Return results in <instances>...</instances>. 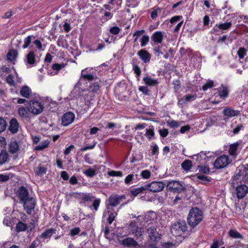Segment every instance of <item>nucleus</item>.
Masks as SVG:
<instances>
[{
	"label": "nucleus",
	"mask_w": 248,
	"mask_h": 248,
	"mask_svg": "<svg viewBox=\"0 0 248 248\" xmlns=\"http://www.w3.org/2000/svg\"><path fill=\"white\" fill-rule=\"evenodd\" d=\"M21 203L23 204L24 209L28 215H31L36 205L35 200L31 196L24 200Z\"/></svg>",
	"instance_id": "obj_6"
},
{
	"label": "nucleus",
	"mask_w": 248,
	"mask_h": 248,
	"mask_svg": "<svg viewBox=\"0 0 248 248\" xmlns=\"http://www.w3.org/2000/svg\"><path fill=\"white\" fill-rule=\"evenodd\" d=\"M9 159V155L5 150H2L0 153V164L5 163Z\"/></svg>",
	"instance_id": "obj_36"
},
{
	"label": "nucleus",
	"mask_w": 248,
	"mask_h": 248,
	"mask_svg": "<svg viewBox=\"0 0 248 248\" xmlns=\"http://www.w3.org/2000/svg\"><path fill=\"white\" fill-rule=\"evenodd\" d=\"M167 188L173 192L181 193L186 190L184 184L177 181H170L168 182Z\"/></svg>",
	"instance_id": "obj_5"
},
{
	"label": "nucleus",
	"mask_w": 248,
	"mask_h": 248,
	"mask_svg": "<svg viewBox=\"0 0 248 248\" xmlns=\"http://www.w3.org/2000/svg\"><path fill=\"white\" fill-rule=\"evenodd\" d=\"M157 218L156 214L153 211H149L142 217L143 219L146 222L152 223L155 221Z\"/></svg>",
	"instance_id": "obj_22"
},
{
	"label": "nucleus",
	"mask_w": 248,
	"mask_h": 248,
	"mask_svg": "<svg viewBox=\"0 0 248 248\" xmlns=\"http://www.w3.org/2000/svg\"><path fill=\"white\" fill-rule=\"evenodd\" d=\"M231 160L228 155H222L217 157L214 161L213 165L217 170H220L227 167L231 163Z\"/></svg>",
	"instance_id": "obj_3"
},
{
	"label": "nucleus",
	"mask_w": 248,
	"mask_h": 248,
	"mask_svg": "<svg viewBox=\"0 0 248 248\" xmlns=\"http://www.w3.org/2000/svg\"><path fill=\"white\" fill-rule=\"evenodd\" d=\"M184 97L187 102H190L196 99L197 94L196 93L193 94H186Z\"/></svg>",
	"instance_id": "obj_41"
},
{
	"label": "nucleus",
	"mask_w": 248,
	"mask_h": 248,
	"mask_svg": "<svg viewBox=\"0 0 248 248\" xmlns=\"http://www.w3.org/2000/svg\"><path fill=\"white\" fill-rule=\"evenodd\" d=\"M83 173L87 177H92L95 175L96 171L93 169L89 168L84 170Z\"/></svg>",
	"instance_id": "obj_45"
},
{
	"label": "nucleus",
	"mask_w": 248,
	"mask_h": 248,
	"mask_svg": "<svg viewBox=\"0 0 248 248\" xmlns=\"http://www.w3.org/2000/svg\"><path fill=\"white\" fill-rule=\"evenodd\" d=\"M129 229L135 236L138 238L142 235L143 229L141 227H138L135 221L130 222L129 225Z\"/></svg>",
	"instance_id": "obj_10"
},
{
	"label": "nucleus",
	"mask_w": 248,
	"mask_h": 248,
	"mask_svg": "<svg viewBox=\"0 0 248 248\" xmlns=\"http://www.w3.org/2000/svg\"><path fill=\"white\" fill-rule=\"evenodd\" d=\"M18 54L17 51L15 49H11L9 51L7 55V60L10 62L15 60Z\"/></svg>",
	"instance_id": "obj_35"
},
{
	"label": "nucleus",
	"mask_w": 248,
	"mask_h": 248,
	"mask_svg": "<svg viewBox=\"0 0 248 248\" xmlns=\"http://www.w3.org/2000/svg\"><path fill=\"white\" fill-rule=\"evenodd\" d=\"M248 193V187L246 185L238 186L235 189V193L238 199L244 198Z\"/></svg>",
	"instance_id": "obj_11"
},
{
	"label": "nucleus",
	"mask_w": 248,
	"mask_h": 248,
	"mask_svg": "<svg viewBox=\"0 0 248 248\" xmlns=\"http://www.w3.org/2000/svg\"><path fill=\"white\" fill-rule=\"evenodd\" d=\"M107 210V213L108 214V222L109 224H111L117 216L118 211H115L112 208H109Z\"/></svg>",
	"instance_id": "obj_28"
},
{
	"label": "nucleus",
	"mask_w": 248,
	"mask_h": 248,
	"mask_svg": "<svg viewBox=\"0 0 248 248\" xmlns=\"http://www.w3.org/2000/svg\"><path fill=\"white\" fill-rule=\"evenodd\" d=\"M181 166L185 170H189L192 166V161L189 160H186L182 163Z\"/></svg>",
	"instance_id": "obj_38"
},
{
	"label": "nucleus",
	"mask_w": 248,
	"mask_h": 248,
	"mask_svg": "<svg viewBox=\"0 0 248 248\" xmlns=\"http://www.w3.org/2000/svg\"><path fill=\"white\" fill-rule=\"evenodd\" d=\"M159 133L161 137L165 138L168 136L169 131L167 129L163 128L159 130Z\"/></svg>",
	"instance_id": "obj_64"
},
{
	"label": "nucleus",
	"mask_w": 248,
	"mask_h": 248,
	"mask_svg": "<svg viewBox=\"0 0 248 248\" xmlns=\"http://www.w3.org/2000/svg\"><path fill=\"white\" fill-rule=\"evenodd\" d=\"M121 29L117 26H113L109 29V32L114 35H117L120 32Z\"/></svg>",
	"instance_id": "obj_59"
},
{
	"label": "nucleus",
	"mask_w": 248,
	"mask_h": 248,
	"mask_svg": "<svg viewBox=\"0 0 248 248\" xmlns=\"http://www.w3.org/2000/svg\"><path fill=\"white\" fill-rule=\"evenodd\" d=\"M151 147L152 155H158L159 154V148L157 145L155 143L153 142Z\"/></svg>",
	"instance_id": "obj_44"
},
{
	"label": "nucleus",
	"mask_w": 248,
	"mask_h": 248,
	"mask_svg": "<svg viewBox=\"0 0 248 248\" xmlns=\"http://www.w3.org/2000/svg\"><path fill=\"white\" fill-rule=\"evenodd\" d=\"M218 95L223 99H225L229 96V89L228 86L222 84L217 89Z\"/></svg>",
	"instance_id": "obj_20"
},
{
	"label": "nucleus",
	"mask_w": 248,
	"mask_h": 248,
	"mask_svg": "<svg viewBox=\"0 0 248 248\" xmlns=\"http://www.w3.org/2000/svg\"><path fill=\"white\" fill-rule=\"evenodd\" d=\"M56 229L53 228H49L46 229L41 234L38 236V238L44 241L47 239H50L53 234L56 233Z\"/></svg>",
	"instance_id": "obj_16"
},
{
	"label": "nucleus",
	"mask_w": 248,
	"mask_h": 248,
	"mask_svg": "<svg viewBox=\"0 0 248 248\" xmlns=\"http://www.w3.org/2000/svg\"><path fill=\"white\" fill-rule=\"evenodd\" d=\"M108 175L112 177H122L123 176V172L121 171L111 170L108 171Z\"/></svg>",
	"instance_id": "obj_56"
},
{
	"label": "nucleus",
	"mask_w": 248,
	"mask_h": 248,
	"mask_svg": "<svg viewBox=\"0 0 248 248\" xmlns=\"http://www.w3.org/2000/svg\"><path fill=\"white\" fill-rule=\"evenodd\" d=\"M149 41V37L148 36L144 35L142 36L140 40V45L142 47L145 46Z\"/></svg>",
	"instance_id": "obj_57"
},
{
	"label": "nucleus",
	"mask_w": 248,
	"mask_h": 248,
	"mask_svg": "<svg viewBox=\"0 0 248 248\" xmlns=\"http://www.w3.org/2000/svg\"><path fill=\"white\" fill-rule=\"evenodd\" d=\"M50 143V141L49 140H45L41 142L40 143V144L36 146L35 147V150L36 151H41L43 150L47 147H48L49 144Z\"/></svg>",
	"instance_id": "obj_34"
},
{
	"label": "nucleus",
	"mask_w": 248,
	"mask_h": 248,
	"mask_svg": "<svg viewBox=\"0 0 248 248\" xmlns=\"http://www.w3.org/2000/svg\"><path fill=\"white\" fill-rule=\"evenodd\" d=\"M223 113L227 117H232L237 116L239 114L238 111L231 108H226L223 109Z\"/></svg>",
	"instance_id": "obj_29"
},
{
	"label": "nucleus",
	"mask_w": 248,
	"mask_h": 248,
	"mask_svg": "<svg viewBox=\"0 0 248 248\" xmlns=\"http://www.w3.org/2000/svg\"><path fill=\"white\" fill-rule=\"evenodd\" d=\"M229 236L233 239H243V235L235 229H231L228 232Z\"/></svg>",
	"instance_id": "obj_31"
},
{
	"label": "nucleus",
	"mask_w": 248,
	"mask_h": 248,
	"mask_svg": "<svg viewBox=\"0 0 248 248\" xmlns=\"http://www.w3.org/2000/svg\"><path fill=\"white\" fill-rule=\"evenodd\" d=\"M27 228V225L22 221H19L16 225V231L17 232L25 231Z\"/></svg>",
	"instance_id": "obj_40"
},
{
	"label": "nucleus",
	"mask_w": 248,
	"mask_h": 248,
	"mask_svg": "<svg viewBox=\"0 0 248 248\" xmlns=\"http://www.w3.org/2000/svg\"><path fill=\"white\" fill-rule=\"evenodd\" d=\"M96 143H97V142L96 141H93L92 144L86 145L84 146V147H83L82 148H81L80 149V150L82 152H84L87 150L93 149L95 147Z\"/></svg>",
	"instance_id": "obj_54"
},
{
	"label": "nucleus",
	"mask_w": 248,
	"mask_h": 248,
	"mask_svg": "<svg viewBox=\"0 0 248 248\" xmlns=\"http://www.w3.org/2000/svg\"><path fill=\"white\" fill-rule=\"evenodd\" d=\"M46 173V169L43 166H39L36 171V174L38 175H42Z\"/></svg>",
	"instance_id": "obj_60"
},
{
	"label": "nucleus",
	"mask_w": 248,
	"mask_h": 248,
	"mask_svg": "<svg viewBox=\"0 0 248 248\" xmlns=\"http://www.w3.org/2000/svg\"><path fill=\"white\" fill-rule=\"evenodd\" d=\"M32 37V35H29L24 39V44L22 46L23 48H26L30 46L31 42Z\"/></svg>",
	"instance_id": "obj_46"
},
{
	"label": "nucleus",
	"mask_w": 248,
	"mask_h": 248,
	"mask_svg": "<svg viewBox=\"0 0 248 248\" xmlns=\"http://www.w3.org/2000/svg\"><path fill=\"white\" fill-rule=\"evenodd\" d=\"M141 176L142 178L147 179L151 176V172L147 170H143L141 172Z\"/></svg>",
	"instance_id": "obj_63"
},
{
	"label": "nucleus",
	"mask_w": 248,
	"mask_h": 248,
	"mask_svg": "<svg viewBox=\"0 0 248 248\" xmlns=\"http://www.w3.org/2000/svg\"><path fill=\"white\" fill-rule=\"evenodd\" d=\"M75 114L71 112L65 113L62 119V124L63 126H68L72 123L75 119Z\"/></svg>",
	"instance_id": "obj_12"
},
{
	"label": "nucleus",
	"mask_w": 248,
	"mask_h": 248,
	"mask_svg": "<svg viewBox=\"0 0 248 248\" xmlns=\"http://www.w3.org/2000/svg\"><path fill=\"white\" fill-rule=\"evenodd\" d=\"M94 96V94L89 91L87 93H84V97L86 100L89 101L93 99Z\"/></svg>",
	"instance_id": "obj_61"
},
{
	"label": "nucleus",
	"mask_w": 248,
	"mask_h": 248,
	"mask_svg": "<svg viewBox=\"0 0 248 248\" xmlns=\"http://www.w3.org/2000/svg\"><path fill=\"white\" fill-rule=\"evenodd\" d=\"M14 76L12 75H8L6 78V82L10 85L12 86H15V82L14 80Z\"/></svg>",
	"instance_id": "obj_58"
},
{
	"label": "nucleus",
	"mask_w": 248,
	"mask_h": 248,
	"mask_svg": "<svg viewBox=\"0 0 248 248\" xmlns=\"http://www.w3.org/2000/svg\"><path fill=\"white\" fill-rule=\"evenodd\" d=\"M25 62L27 64H30L32 66H35L37 63L35 52L33 51H30L27 54Z\"/></svg>",
	"instance_id": "obj_18"
},
{
	"label": "nucleus",
	"mask_w": 248,
	"mask_h": 248,
	"mask_svg": "<svg viewBox=\"0 0 248 248\" xmlns=\"http://www.w3.org/2000/svg\"><path fill=\"white\" fill-rule=\"evenodd\" d=\"M125 199L124 195H112L110 196L106 202V209H109L112 208V207L117 206L123 200Z\"/></svg>",
	"instance_id": "obj_4"
},
{
	"label": "nucleus",
	"mask_w": 248,
	"mask_h": 248,
	"mask_svg": "<svg viewBox=\"0 0 248 248\" xmlns=\"http://www.w3.org/2000/svg\"><path fill=\"white\" fill-rule=\"evenodd\" d=\"M137 54L144 63L149 62L151 60V55L145 49L140 50Z\"/></svg>",
	"instance_id": "obj_17"
},
{
	"label": "nucleus",
	"mask_w": 248,
	"mask_h": 248,
	"mask_svg": "<svg viewBox=\"0 0 248 248\" xmlns=\"http://www.w3.org/2000/svg\"><path fill=\"white\" fill-rule=\"evenodd\" d=\"M187 226L184 220H178L174 223L171 228V233L176 236H181L186 232Z\"/></svg>",
	"instance_id": "obj_2"
},
{
	"label": "nucleus",
	"mask_w": 248,
	"mask_h": 248,
	"mask_svg": "<svg viewBox=\"0 0 248 248\" xmlns=\"http://www.w3.org/2000/svg\"><path fill=\"white\" fill-rule=\"evenodd\" d=\"M9 151L12 154H16L18 152L19 150V145L16 140L11 141L9 144Z\"/></svg>",
	"instance_id": "obj_27"
},
{
	"label": "nucleus",
	"mask_w": 248,
	"mask_h": 248,
	"mask_svg": "<svg viewBox=\"0 0 248 248\" xmlns=\"http://www.w3.org/2000/svg\"><path fill=\"white\" fill-rule=\"evenodd\" d=\"M132 70L134 71V73L136 75L137 77H140L141 75V70L138 65L136 64H133Z\"/></svg>",
	"instance_id": "obj_55"
},
{
	"label": "nucleus",
	"mask_w": 248,
	"mask_h": 248,
	"mask_svg": "<svg viewBox=\"0 0 248 248\" xmlns=\"http://www.w3.org/2000/svg\"><path fill=\"white\" fill-rule=\"evenodd\" d=\"M173 89L175 93H179L181 88L180 81L179 80H175L173 82Z\"/></svg>",
	"instance_id": "obj_47"
},
{
	"label": "nucleus",
	"mask_w": 248,
	"mask_h": 248,
	"mask_svg": "<svg viewBox=\"0 0 248 248\" xmlns=\"http://www.w3.org/2000/svg\"><path fill=\"white\" fill-rule=\"evenodd\" d=\"M100 203L101 199L99 198H96L93 200V204L91 206H90V208H93V210L95 212H96L98 210Z\"/></svg>",
	"instance_id": "obj_43"
},
{
	"label": "nucleus",
	"mask_w": 248,
	"mask_h": 248,
	"mask_svg": "<svg viewBox=\"0 0 248 248\" xmlns=\"http://www.w3.org/2000/svg\"><path fill=\"white\" fill-rule=\"evenodd\" d=\"M147 232L151 240L157 241L160 239V235L155 226H151L147 229Z\"/></svg>",
	"instance_id": "obj_15"
},
{
	"label": "nucleus",
	"mask_w": 248,
	"mask_h": 248,
	"mask_svg": "<svg viewBox=\"0 0 248 248\" xmlns=\"http://www.w3.org/2000/svg\"><path fill=\"white\" fill-rule=\"evenodd\" d=\"M57 45L63 48H67L68 44L63 36H60L58 39Z\"/></svg>",
	"instance_id": "obj_33"
},
{
	"label": "nucleus",
	"mask_w": 248,
	"mask_h": 248,
	"mask_svg": "<svg viewBox=\"0 0 248 248\" xmlns=\"http://www.w3.org/2000/svg\"><path fill=\"white\" fill-rule=\"evenodd\" d=\"M16 195L20 202L31 197L28 189L24 186H21L18 188Z\"/></svg>",
	"instance_id": "obj_9"
},
{
	"label": "nucleus",
	"mask_w": 248,
	"mask_h": 248,
	"mask_svg": "<svg viewBox=\"0 0 248 248\" xmlns=\"http://www.w3.org/2000/svg\"><path fill=\"white\" fill-rule=\"evenodd\" d=\"M168 126L170 128H177L179 126V123L178 121L172 120L168 122Z\"/></svg>",
	"instance_id": "obj_62"
},
{
	"label": "nucleus",
	"mask_w": 248,
	"mask_h": 248,
	"mask_svg": "<svg viewBox=\"0 0 248 248\" xmlns=\"http://www.w3.org/2000/svg\"><path fill=\"white\" fill-rule=\"evenodd\" d=\"M99 89L100 86L98 83H93L90 86V92L93 94V93H96L97 91H98Z\"/></svg>",
	"instance_id": "obj_50"
},
{
	"label": "nucleus",
	"mask_w": 248,
	"mask_h": 248,
	"mask_svg": "<svg viewBox=\"0 0 248 248\" xmlns=\"http://www.w3.org/2000/svg\"><path fill=\"white\" fill-rule=\"evenodd\" d=\"M198 169L200 172L205 174H208L210 172L209 167L207 166H199Z\"/></svg>",
	"instance_id": "obj_51"
},
{
	"label": "nucleus",
	"mask_w": 248,
	"mask_h": 248,
	"mask_svg": "<svg viewBox=\"0 0 248 248\" xmlns=\"http://www.w3.org/2000/svg\"><path fill=\"white\" fill-rule=\"evenodd\" d=\"M19 128V125L17 120L16 118H12L10 121L8 130L12 134H15L18 131Z\"/></svg>",
	"instance_id": "obj_19"
},
{
	"label": "nucleus",
	"mask_w": 248,
	"mask_h": 248,
	"mask_svg": "<svg viewBox=\"0 0 248 248\" xmlns=\"http://www.w3.org/2000/svg\"><path fill=\"white\" fill-rule=\"evenodd\" d=\"M240 143L236 142L229 145V153L232 156H236L238 155L237 150L240 145Z\"/></svg>",
	"instance_id": "obj_26"
},
{
	"label": "nucleus",
	"mask_w": 248,
	"mask_h": 248,
	"mask_svg": "<svg viewBox=\"0 0 248 248\" xmlns=\"http://www.w3.org/2000/svg\"><path fill=\"white\" fill-rule=\"evenodd\" d=\"M151 39L155 44H161L163 39V32L161 31H155L152 35Z\"/></svg>",
	"instance_id": "obj_21"
},
{
	"label": "nucleus",
	"mask_w": 248,
	"mask_h": 248,
	"mask_svg": "<svg viewBox=\"0 0 248 248\" xmlns=\"http://www.w3.org/2000/svg\"><path fill=\"white\" fill-rule=\"evenodd\" d=\"M155 128L154 126L150 125L149 128L146 129L145 136L149 140L153 139L155 137Z\"/></svg>",
	"instance_id": "obj_30"
},
{
	"label": "nucleus",
	"mask_w": 248,
	"mask_h": 248,
	"mask_svg": "<svg viewBox=\"0 0 248 248\" xmlns=\"http://www.w3.org/2000/svg\"><path fill=\"white\" fill-rule=\"evenodd\" d=\"M161 9L158 7H154L152 9V11L151 13V17L153 19H155L158 15V13L160 12Z\"/></svg>",
	"instance_id": "obj_48"
},
{
	"label": "nucleus",
	"mask_w": 248,
	"mask_h": 248,
	"mask_svg": "<svg viewBox=\"0 0 248 248\" xmlns=\"http://www.w3.org/2000/svg\"><path fill=\"white\" fill-rule=\"evenodd\" d=\"M144 83L148 86H155L159 83L157 79L153 78L149 76H146L143 78Z\"/></svg>",
	"instance_id": "obj_25"
},
{
	"label": "nucleus",
	"mask_w": 248,
	"mask_h": 248,
	"mask_svg": "<svg viewBox=\"0 0 248 248\" xmlns=\"http://www.w3.org/2000/svg\"><path fill=\"white\" fill-rule=\"evenodd\" d=\"M7 123L5 120L0 117V133L4 131L6 128Z\"/></svg>",
	"instance_id": "obj_53"
},
{
	"label": "nucleus",
	"mask_w": 248,
	"mask_h": 248,
	"mask_svg": "<svg viewBox=\"0 0 248 248\" xmlns=\"http://www.w3.org/2000/svg\"><path fill=\"white\" fill-rule=\"evenodd\" d=\"M232 25L231 22L217 24L213 27L212 31L214 33L217 34L220 30H228L231 27Z\"/></svg>",
	"instance_id": "obj_13"
},
{
	"label": "nucleus",
	"mask_w": 248,
	"mask_h": 248,
	"mask_svg": "<svg viewBox=\"0 0 248 248\" xmlns=\"http://www.w3.org/2000/svg\"><path fill=\"white\" fill-rule=\"evenodd\" d=\"M213 86L214 82L212 80H209L202 86V89L203 91H205L207 89L212 88Z\"/></svg>",
	"instance_id": "obj_49"
},
{
	"label": "nucleus",
	"mask_w": 248,
	"mask_h": 248,
	"mask_svg": "<svg viewBox=\"0 0 248 248\" xmlns=\"http://www.w3.org/2000/svg\"><path fill=\"white\" fill-rule=\"evenodd\" d=\"M93 199L94 197L92 193L83 194L81 198V202H91Z\"/></svg>",
	"instance_id": "obj_37"
},
{
	"label": "nucleus",
	"mask_w": 248,
	"mask_h": 248,
	"mask_svg": "<svg viewBox=\"0 0 248 248\" xmlns=\"http://www.w3.org/2000/svg\"><path fill=\"white\" fill-rule=\"evenodd\" d=\"M202 212L197 207L191 208L187 216V223L189 226L194 227L198 225L203 219Z\"/></svg>",
	"instance_id": "obj_1"
},
{
	"label": "nucleus",
	"mask_w": 248,
	"mask_h": 248,
	"mask_svg": "<svg viewBox=\"0 0 248 248\" xmlns=\"http://www.w3.org/2000/svg\"><path fill=\"white\" fill-rule=\"evenodd\" d=\"M146 190H147V188L145 185L141 187L133 188L131 190L130 192L133 196H136L139 194L144 193Z\"/></svg>",
	"instance_id": "obj_32"
},
{
	"label": "nucleus",
	"mask_w": 248,
	"mask_h": 248,
	"mask_svg": "<svg viewBox=\"0 0 248 248\" xmlns=\"http://www.w3.org/2000/svg\"><path fill=\"white\" fill-rule=\"evenodd\" d=\"M85 70H83L81 71V78H83L85 80H87L88 81H91L93 80L95 78L93 75L85 74Z\"/></svg>",
	"instance_id": "obj_42"
},
{
	"label": "nucleus",
	"mask_w": 248,
	"mask_h": 248,
	"mask_svg": "<svg viewBox=\"0 0 248 248\" xmlns=\"http://www.w3.org/2000/svg\"><path fill=\"white\" fill-rule=\"evenodd\" d=\"M147 190L153 192H158L163 190L165 185L161 182L154 181L145 185Z\"/></svg>",
	"instance_id": "obj_8"
},
{
	"label": "nucleus",
	"mask_w": 248,
	"mask_h": 248,
	"mask_svg": "<svg viewBox=\"0 0 248 248\" xmlns=\"http://www.w3.org/2000/svg\"><path fill=\"white\" fill-rule=\"evenodd\" d=\"M120 244L124 247H136L138 243L133 238L127 237L122 241H120Z\"/></svg>",
	"instance_id": "obj_23"
},
{
	"label": "nucleus",
	"mask_w": 248,
	"mask_h": 248,
	"mask_svg": "<svg viewBox=\"0 0 248 248\" xmlns=\"http://www.w3.org/2000/svg\"><path fill=\"white\" fill-rule=\"evenodd\" d=\"M248 49L244 47H240L237 51V55L239 59H243L245 56L247 55Z\"/></svg>",
	"instance_id": "obj_39"
},
{
	"label": "nucleus",
	"mask_w": 248,
	"mask_h": 248,
	"mask_svg": "<svg viewBox=\"0 0 248 248\" xmlns=\"http://www.w3.org/2000/svg\"><path fill=\"white\" fill-rule=\"evenodd\" d=\"M80 229L79 227H75L72 229L69 232V234L72 237H74L75 236L78 234L80 232Z\"/></svg>",
	"instance_id": "obj_52"
},
{
	"label": "nucleus",
	"mask_w": 248,
	"mask_h": 248,
	"mask_svg": "<svg viewBox=\"0 0 248 248\" xmlns=\"http://www.w3.org/2000/svg\"><path fill=\"white\" fill-rule=\"evenodd\" d=\"M28 104L30 107L31 113L33 114H39L41 113L44 107L41 102L35 100H31L29 101Z\"/></svg>",
	"instance_id": "obj_7"
},
{
	"label": "nucleus",
	"mask_w": 248,
	"mask_h": 248,
	"mask_svg": "<svg viewBox=\"0 0 248 248\" xmlns=\"http://www.w3.org/2000/svg\"><path fill=\"white\" fill-rule=\"evenodd\" d=\"M20 94L25 98H29L32 95L31 89L28 86H22L20 90Z\"/></svg>",
	"instance_id": "obj_24"
},
{
	"label": "nucleus",
	"mask_w": 248,
	"mask_h": 248,
	"mask_svg": "<svg viewBox=\"0 0 248 248\" xmlns=\"http://www.w3.org/2000/svg\"><path fill=\"white\" fill-rule=\"evenodd\" d=\"M31 110L28 107H20L17 110V113L22 119H27L30 117Z\"/></svg>",
	"instance_id": "obj_14"
}]
</instances>
